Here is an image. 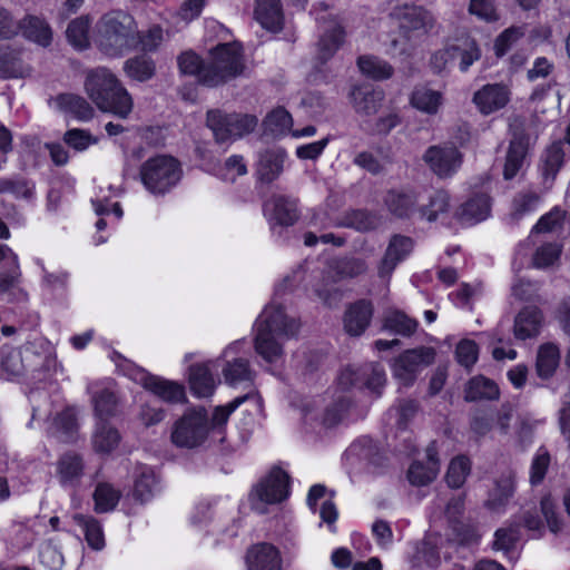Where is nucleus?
Segmentation results:
<instances>
[{"label": "nucleus", "instance_id": "6e6552de", "mask_svg": "<svg viewBox=\"0 0 570 570\" xmlns=\"http://www.w3.org/2000/svg\"><path fill=\"white\" fill-rule=\"evenodd\" d=\"M366 271V265L362 259L348 258L331 263L325 271L321 284L314 288L316 296L328 307L335 306L342 299V293L338 288L330 286L345 278H353Z\"/></svg>", "mask_w": 570, "mask_h": 570}, {"label": "nucleus", "instance_id": "bb28decb", "mask_svg": "<svg viewBox=\"0 0 570 570\" xmlns=\"http://www.w3.org/2000/svg\"><path fill=\"white\" fill-rule=\"evenodd\" d=\"M451 196L445 189L431 191L426 202L420 205L419 218L426 222H436L450 212Z\"/></svg>", "mask_w": 570, "mask_h": 570}, {"label": "nucleus", "instance_id": "423d86ee", "mask_svg": "<svg viewBox=\"0 0 570 570\" xmlns=\"http://www.w3.org/2000/svg\"><path fill=\"white\" fill-rule=\"evenodd\" d=\"M144 186L153 194H165L181 178L179 163L170 156H156L147 159L140 167Z\"/></svg>", "mask_w": 570, "mask_h": 570}, {"label": "nucleus", "instance_id": "37998d69", "mask_svg": "<svg viewBox=\"0 0 570 570\" xmlns=\"http://www.w3.org/2000/svg\"><path fill=\"white\" fill-rule=\"evenodd\" d=\"M550 464L551 455L548 449L540 446L535 451L529 469V482L532 487H538L544 481Z\"/></svg>", "mask_w": 570, "mask_h": 570}, {"label": "nucleus", "instance_id": "a19ab883", "mask_svg": "<svg viewBox=\"0 0 570 570\" xmlns=\"http://www.w3.org/2000/svg\"><path fill=\"white\" fill-rule=\"evenodd\" d=\"M283 164L284 156L279 153L266 151L262 154L257 168L259 179L266 183L273 181L281 175Z\"/></svg>", "mask_w": 570, "mask_h": 570}, {"label": "nucleus", "instance_id": "dca6fc26", "mask_svg": "<svg viewBox=\"0 0 570 570\" xmlns=\"http://www.w3.org/2000/svg\"><path fill=\"white\" fill-rule=\"evenodd\" d=\"M239 344V342H235L227 346L223 353V356L227 358L228 356L234 354L236 352V347ZM222 373L225 383L230 386H237L242 383L252 384L255 375L254 371L250 368L249 361L243 357H234L232 360H226L225 364L222 367Z\"/></svg>", "mask_w": 570, "mask_h": 570}, {"label": "nucleus", "instance_id": "338daca9", "mask_svg": "<svg viewBox=\"0 0 570 570\" xmlns=\"http://www.w3.org/2000/svg\"><path fill=\"white\" fill-rule=\"evenodd\" d=\"M469 12L487 22H494L499 19L494 0H471Z\"/></svg>", "mask_w": 570, "mask_h": 570}, {"label": "nucleus", "instance_id": "7ed1b4c3", "mask_svg": "<svg viewBox=\"0 0 570 570\" xmlns=\"http://www.w3.org/2000/svg\"><path fill=\"white\" fill-rule=\"evenodd\" d=\"M96 43L101 52L117 57L135 46V21L124 11H111L101 17L97 26Z\"/></svg>", "mask_w": 570, "mask_h": 570}, {"label": "nucleus", "instance_id": "c03bdc74", "mask_svg": "<svg viewBox=\"0 0 570 570\" xmlns=\"http://www.w3.org/2000/svg\"><path fill=\"white\" fill-rule=\"evenodd\" d=\"M540 204V196L531 190L520 191L518 193L513 200L511 207V217L514 220H520L525 215H529L537 210Z\"/></svg>", "mask_w": 570, "mask_h": 570}, {"label": "nucleus", "instance_id": "4d7b16f0", "mask_svg": "<svg viewBox=\"0 0 570 570\" xmlns=\"http://www.w3.org/2000/svg\"><path fill=\"white\" fill-rule=\"evenodd\" d=\"M523 27L512 26L502 31L494 41V53L498 58L503 57L511 47L524 36Z\"/></svg>", "mask_w": 570, "mask_h": 570}, {"label": "nucleus", "instance_id": "20e7f679", "mask_svg": "<svg viewBox=\"0 0 570 570\" xmlns=\"http://www.w3.org/2000/svg\"><path fill=\"white\" fill-rule=\"evenodd\" d=\"M246 69L242 48L237 43H222L210 50L202 73V85L214 88L244 73Z\"/></svg>", "mask_w": 570, "mask_h": 570}, {"label": "nucleus", "instance_id": "f3484780", "mask_svg": "<svg viewBox=\"0 0 570 570\" xmlns=\"http://www.w3.org/2000/svg\"><path fill=\"white\" fill-rule=\"evenodd\" d=\"M85 462L80 454L66 452L56 462V476L63 488H75L83 475Z\"/></svg>", "mask_w": 570, "mask_h": 570}, {"label": "nucleus", "instance_id": "5fc2aeb1", "mask_svg": "<svg viewBox=\"0 0 570 570\" xmlns=\"http://www.w3.org/2000/svg\"><path fill=\"white\" fill-rule=\"evenodd\" d=\"M346 458L347 460H367L375 465L382 464L376 462L380 459L376 445L367 439L354 442L346 451Z\"/></svg>", "mask_w": 570, "mask_h": 570}, {"label": "nucleus", "instance_id": "f8f14e48", "mask_svg": "<svg viewBox=\"0 0 570 570\" xmlns=\"http://www.w3.org/2000/svg\"><path fill=\"white\" fill-rule=\"evenodd\" d=\"M423 160L438 177L448 178L461 167L462 154L451 145H434L425 150Z\"/></svg>", "mask_w": 570, "mask_h": 570}, {"label": "nucleus", "instance_id": "de8ad7c7", "mask_svg": "<svg viewBox=\"0 0 570 570\" xmlns=\"http://www.w3.org/2000/svg\"><path fill=\"white\" fill-rule=\"evenodd\" d=\"M411 102L416 109L433 115L442 105V95L435 90L421 88L412 94Z\"/></svg>", "mask_w": 570, "mask_h": 570}, {"label": "nucleus", "instance_id": "f257e3e1", "mask_svg": "<svg viewBox=\"0 0 570 570\" xmlns=\"http://www.w3.org/2000/svg\"><path fill=\"white\" fill-rule=\"evenodd\" d=\"M299 323L288 317L281 304L273 302L256 321L255 351L266 362H276L283 355V344L294 337Z\"/></svg>", "mask_w": 570, "mask_h": 570}, {"label": "nucleus", "instance_id": "9b49d317", "mask_svg": "<svg viewBox=\"0 0 570 570\" xmlns=\"http://www.w3.org/2000/svg\"><path fill=\"white\" fill-rule=\"evenodd\" d=\"M386 381L383 367L374 363L361 366L348 365L338 377V382L344 389L366 387L376 394H381Z\"/></svg>", "mask_w": 570, "mask_h": 570}, {"label": "nucleus", "instance_id": "13d9d810", "mask_svg": "<svg viewBox=\"0 0 570 570\" xmlns=\"http://www.w3.org/2000/svg\"><path fill=\"white\" fill-rule=\"evenodd\" d=\"M513 492L514 488L510 480H500L495 483V488L490 493L487 505L492 510H499L508 502Z\"/></svg>", "mask_w": 570, "mask_h": 570}, {"label": "nucleus", "instance_id": "0eeeda50", "mask_svg": "<svg viewBox=\"0 0 570 570\" xmlns=\"http://www.w3.org/2000/svg\"><path fill=\"white\" fill-rule=\"evenodd\" d=\"M209 420L204 407L188 409L174 424L171 442L181 449L202 446L207 440Z\"/></svg>", "mask_w": 570, "mask_h": 570}, {"label": "nucleus", "instance_id": "b1692460", "mask_svg": "<svg viewBox=\"0 0 570 570\" xmlns=\"http://www.w3.org/2000/svg\"><path fill=\"white\" fill-rule=\"evenodd\" d=\"M265 213L281 226H292L298 219L296 202L285 196H274L264 205Z\"/></svg>", "mask_w": 570, "mask_h": 570}, {"label": "nucleus", "instance_id": "a878e982", "mask_svg": "<svg viewBox=\"0 0 570 570\" xmlns=\"http://www.w3.org/2000/svg\"><path fill=\"white\" fill-rule=\"evenodd\" d=\"M543 322V314L538 307H524L514 320L513 333L515 338L524 341L537 336Z\"/></svg>", "mask_w": 570, "mask_h": 570}, {"label": "nucleus", "instance_id": "c756f323", "mask_svg": "<svg viewBox=\"0 0 570 570\" xmlns=\"http://www.w3.org/2000/svg\"><path fill=\"white\" fill-rule=\"evenodd\" d=\"M351 101L357 114L371 116L375 115L384 100V92L379 89L353 88L351 91Z\"/></svg>", "mask_w": 570, "mask_h": 570}, {"label": "nucleus", "instance_id": "c85d7f7f", "mask_svg": "<svg viewBox=\"0 0 570 570\" xmlns=\"http://www.w3.org/2000/svg\"><path fill=\"white\" fill-rule=\"evenodd\" d=\"M564 161L562 141L552 142L541 156L540 171L546 185H551Z\"/></svg>", "mask_w": 570, "mask_h": 570}, {"label": "nucleus", "instance_id": "79ce46f5", "mask_svg": "<svg viewBox=\"0 0 570 570\" xmlns=\"http://www.w3.org/2000/svg\"><path fill=\"white\" fill-rule=\"evenodd\" d=\"M357 66L364 76L373 80H384L391 76L390 65L375 56L358 57Z\"/></svg>", "mask_w": 570, "mask_h": 570}, {"label": "nucleus", "instance_id": "774afa93", "mask_svg": "<svg viewBox=\"0 0 570 570\" xmlns=\"http://www.w3.org/2000/svg\"><path fill=\"white\" fill-rule=\"evenodd\" d=\"M347 219L348 226L361 232L374 229L380 225V218L365 210H354L348 215Z\"/></svg>", "mask_w": 570, "mask_h": 570}, {"label": "nucleus", "instance_id": "c9c22d12", "mask_svg": "<svg viewBox=\"0 0 570 570\" xmlns=\"http://www.w3.org/2000/svg\"><path fill=\"white\" fill-rule=\"evenodd\" d=\"M417 195L414 190H402L394 195V222H411L419 217Z\"/></svg>", "mask_w": 570, "mask_h": 570}, {"label": "nucleus", "instance_id": "58836bf2", "mask_svg": "<svg viewBox=\"0 0 570 570\" xmlns=\"http://www.w3.org/2000/svg\"><path fill=\"white\" fill-rule=\"evenodd\" d=\"M124 70L129 78L142 82L154 77L156 66L151 58L137 56L125 62Z\"/></svg>", "mask_w": 570, "mask_h": 570}, {"label": "nucleus", "instance_id": "e2e57ef3", "mask_svg": "<svg viewBox=\"0 0 570 570\" xmlns=\"http://www.w3.org/2000/svg\"><path fill=\"white\" fill-rule=\"evenodd\" d=\"M63 141L77 151L86 150L90 145L97 142V139L91 134L83 129H69L63 135Z\"/></svg>", "mask_w": 570, "mask_h": 570}, {"label": "nucleus", "instance_id": "2f4dec72", "mask_svg": "<svg viewBox=\"0 0 570 570\" xmlns=\"http://www.w3.org/2000/svg\"><path fill=\"white\" fill-rule=\"evenodd\" d=\"M19 23L20 30H22L27 39L42 47H47L51 43L52 31L43 19L36 16H28Z\"/></svg>", "mask_w": 570, "mask_h": 570}, {"label": "nucleus", "instance_id": "09e8293b", "mask_svg": "<svg viewBox=\"0 0 570 570\" xmlns=\"http://www.w3.org/2000/svg\"><path fill=\"white\" fill-rule=\"evenodd\" d=\"M292 116L284 108H277L271 111L263 122L265 131L275 137L288 132L292 128Z\"/></svg>", "mask_w": 570, "mask_h": 570}, {"label": "nucleus", "instance_id": "0e129e2a", "mask_svg": "<svg viewBox=\"0 0 570 570\" xmlns=\"http://www.w3.org/2000/svg\"><path fill=\"white\" fill-rule=\"evenodd\" d=\"M566 213L559 207H554L543 215L533 226V233H550L559 228L564 220Z\"/></svg>", "mask_w": 570, "mask_h": 570}, {"label": "nucleus", "instance_id": "ea45409f", "mask_svg": "<svg viewBox=\"0 0 570 570\" xmlns=\"http://www.w3.org/2000/svg\"><path fill=\"white\" fill-rule=\"evenodd\" d=\"M92 497L95 511L97 513H107L117 507L121 493L109 483H98Z\"/></svg>", "mask_w": 570, "mask_h": 570}, {"label": "nucleus", "instance_id": "f704fd0d", "mask_svg": "<svg viewBox=\"0 0 570 570\" xmlns=\"http://www.w3.org/2000/svg\"><path fill=\"white\" fill-rule=\"evenodd\" d=\"M190 390L199 397L213 394L215 380L207 364H196L189 367Z\"/></svg>", "mask_w": 570, "mask_h": 570}, {"label": "nucleus", "instance_id": "1a4fd4ad", "mask_svg": "<svg viewBox=\"0 0 570 570\" xmlns=\"http://www.w3.org/2000/svg\"><path fill=\"white\" fill-rule=\"evenodd\" d=\"M289 478L279 468L272 471L253 489L250 503L254 510L265 513L264 504L279 503L288 497Z\"/></svg>", "mask_w": 570, "mask_h": 570}, {"label": "nucleus", "instance_id": "69168bd1", "mask_svg": "<svg viewBox=\"0 0 570 570\" xmlns=\"http://www.w3.org/2000/svg\"><path fill=\"white\" fill-rule=\"evenodd\" d=\"M479 347L474 341L463 340L456 345V361L464 367L471 368L478 360Z\"/></svg>", "mask_w": 570, "mask_h": 570}, {"label": "nucleus", "instance_id": "cd10ccee", "mask_svg": "<svg viewBox=\"0 0 570 570\" xmlns=\"http://www.w3.org/2000/svg\"><path fill=\"white\" fill-rule=\"evenodd\" d=\"M255 18L269 31H279L283 27V11L279 0H256Z\"/></svg>", "mask_w": 570, "mask_h": 570}, {"label": "nucleus", "instance_id": "e433bc0d", "mask_svg": "<svg viewBox=\"0 0 570 570\" xmlns=\"http://www.w3.org/2000/svg\"><path fill=\"white\" fill-rule=\"evenodd\" d=\"M157 491L158 481L155 472L148 466H142L135 480V498L140 502H146L150 500Z\"/></svg>", "mask_w": 570, "mask_h": 570}, {"label": "nucleus", "instance_id": "4be33fe9", "mask_svg": "<svg viewBox=\"0 0 570 570\" xmlns=\"http://www.w3.org/2000/svg\"><path fill=\"white\" fill-rule=\"evenodd\" d=\"M246 564L248 570H281L282 560L275 547L261 543L248 550Z\"/></svg>", "mask_w": 570, "mask_h": 570}, {"label": "nucleus", "instance_id": "4c0bfd02", "mask_svg": "<svg viewBox=\"0 0 570 570\" xmlns=\"http://www.w3.org/2000/svg\"><path fill=\"white\" fill-rule=\"evenodd\" d=\"M120 441L118 431L107 423H99L92 435V448L98 453H109L115 450Z\"/></svg>", "mask_w": 570, "mask_h": 570}, {"label": "nucleus", "instance_id": "603ef678", "mask_svg": "<svg viewBox=\"0 0 570 570\" xmlns=\"http://www.w3.org/2000/svg\"><path fill=\"white\" fill-rule=\"evenodd\" d=\"M177 63L181 73L196 76L197 81L202 85V73L207 66V59L203 60L197 53L188 50L178 56Z\"/></svg>", "mask_w": 570, "mask_h": 570}, {"label": "nucleus", "instance_id": "72a5a7b5", "mask_svg": "<svg viewBox=\"0 0 570 570\" xmlns=\"http://www.w3.org/2000/svg\"><path fill=\"white\" fill-rule=\"evenodd\" d=\"M75 523L83 531L88 546L96 551L105 548V535L100 522L92 515L77 513L73 515Z\"/></svg>", "mask_w": 570, "mask_h": 570}, {"label": "nucleus", "instance_id": "2eb2a0df", "mask_svg": "<svg viewBox=\"0 0 570 570\" xmlns=\"http://www.w3.org/2000/svg\"><path fill=\"white\" fill-rule=\"evenodd\" d=\"M136 380L154 395L168 403H178L185 399V389L183 385L151 375L145 371H139Z\"/></svg>", "mask_w": 570, "mask_h": 570}, {"label": "nucleus", "instance_id": "393cba45", "mask_svg": "<svg viewBox=\"0 0 570 570\" xmlns=\"http://www.w3.org/2000/svg\"><path fill=\"white\" fill-rule=\"evenodd\" d=\"M56 108L65 114L76 118L79 121H88L94 116V108L81 96L76 94H60L53 98Z\"/></svg>", "mask_w": 570, "mask_h": 570}, {"label": "nucleus", "instance_id": "9d476101", "mask_svg": "<svg viewBox=\"0 0 570 570\" xmlns=\"http://www.w3.org/2000/svg\"><path fill=\"white\" fill-rule=\"evenodd\" d=\"M436 352L431 346L405 350L394 360V377L404 386L412 385L419 373L434 363Z\"/></svg>", "mask_w": 570, "mask_h": 570}, {"label": "nucleus", "instance_id": "6ab92c4d", "mask_svg": "<svg viewBox=\"0 0 570 570\" xmlns=\"http://www.w3.org/2000/svg\"><path fill=\"white\" fill-rule=\"evenodd\" d=\"M345 31L335 19L323 21V31L317 43V59L326 62L342 46Z\"/></svg>", "mask_w": 570, "mask_h": 570}, {"label": "nucleus", "instance_id": "7c9ffc66", "mask_svg": "<svg viewBox=\"0 0 570 570\" xmlns=\"http://www.w3.org/2000/svg\"><path fill=\"white\" fill-rule=\"evenodd\" d=\"M560 364V348L554 343H544L538 347L535 373L541 380L551 379Z\"/></svg>", "mask_w": 570, "mask_h": 570}, {"label": "nucleus", "instance_id": "864d4df0", "mask_svg": "<svg viewBox=\"0 0 570 570\" xmlns=\"http://www.w3.org/2000/svg\"><path fill=\"white\" fill-rule=\"evenodd\" d=\"M95 412L101 420L109 419L117 414L118 397L107 389L101 390L92 397Z\"/></svg>", "mask_w": 570, "mask_h": 570}, {"label": "nucleus", "instance_id": "a211bd4d", "mask_svg": "<svg viewBox=\"0 0 570 570\" xmlns=\"http://www.w3.org/2000/svg\"><path fill=\"white\" fill-rule=\"evenodd\" d=\"M428 463L413 462L407 470V479L412 485L424 487L433 482L439 474L440 463L435 442L426 448Z\"/></svg>", "mask_w": 570, "mask_h": 570}, {"label": "nucleus", "instance_id": "680f3d73", "mask_svg": "<svg viewBox=\"0 0 570 570\" xmlns=\"http://www.w3.org/2000/svg\"><path fill=\"white\" fill-rule=\"evenodd\" d=\"M512 295L524 302H539L540 285L538 282L519 278L512 285Z\"/></svg>", "mask_w": 570, "mask_h": 570}, {"label": "nucleus", "instance_id": "5701e85b", "mask_svg": "<svg viewBox=\"0 0 570 570\" xmlns=\"http://www.w3.org/2000/svg\"><path fill=\"white\" fill-rule=\"evenodd\" d=\"M491 213V198L485 193H476L463 203L458 217L463 224L473 225L487 219Z\"/></svg>", "mask_w": 570, "mask_h": 570}, {"label": "nucleus", "instance_id": "bf43d9fd", "mask_svg": "<svg viewBox=\"0 0 570 570\" xmlns=\"http://www.w3.org/2000/svg\"><path fill=\"white\" fill-rule=\"evenodd\" d=\"M39 557L41 563L49 570H61L65 563L62 553L51 541H46L40 546Z\"/></svg>", "mask_w": 570, "mask_h": 570}, {"label": "nucleus", "instance_id": "052dcab7", "mask_svg": "<svg viewBox=\"0 0 570 570\" xmlns=\"http://www.w3.org/2000/svg\"><path fill=\"white\" fill-rule=\"evenodd\" d=\"M561 247L558 244L548 243L540 246L533 255V266L546 268L554 264L560 257Z\"/></svg>", "mask_w": 570, "mask_h": 570}, {"label": "nucleus", "instance_id": "8fccbe9b", "mask_svg": "<svg viewBox=\"0 0 570 570\" xmlns=\"http://www.w3.org/2000/svg\"><path fill=\"white\" fill-rule=\"evenodd\" d=\"M89 27L88 17H79L69 23L66 30L67 39L76 49L82 50L89 46Z\"/></svg>", "mask_w": 570, "mask_h": 570}, {"label": "nucleus", "instance_id": "3c124183", "mask_svg": "<svg viewBox=\"0 0 570 570\" xmlns=\"http://www.w3.org/2000/svg\"><path fill=\"white\" fill-rule=\"evenodd\" d=\"M29 72L18 57L11 50L0 49V77L2 78H19Z\"/></svg>", "mask_w": 570, "mask_h": 570}, {"label": "nucleus", "instance_id": "aec40b11", "mask_svg": "<svg viewBox=\"0 0 570 570\" xmlns=\"http://www.w3.org/2000/svg\"><path fill=\"white\" fill-rule=\"evenodd\" d=\"M373 315L372 304L365 299L351 304L345 311L343 324L351 336H360L370 325Z\"/></svg>", "mask_w": 570, "mask_h": 570}, {"label": "nucleus", "instance_id": "f03ea898", "mask_svg": "<svg viewBox=\"0 0 570 570\" xmlns=\"http://www.w3.org/2000/svg\"><path fill=\"white\" fill-rule=\"evenodd\" d=\"M85 90L91 101L104 112L127 118L132 110L130 95L107 68L89 70L86 75Z\"/></svg>", "mask_w": 570, "mask_h": 570}, {"label": "nucleus", "instance_id": "ddd939ff", "mask_svg": "<svg viewBox=\"0 0 570 570\" xmlns=\"http://www.w3.org/2000/svg\"><path fill=\"white\" fill-rule=\"evenodd\" d=\"M399 29L406 38L428 33L435 23L434 16L424 7H404L397 14Z\"/></svg>", "mask_w": 570, "mask_h": 570}, {"label": "nucleus", "instance_id": "6e6d98bb", "mask_svg": "<svg viewBox=\"0 0 570 570\" xmlns=\"http://www.w3.org/2000/svg\"><path fill=\"white\" fill-rule=\"evenodd\" d=\"M453 47V59L459 60L460 70L465 72L470 66L480 59L481 51L475 41H465L463 46Z\"/></svg>", "mask_w": 570, "mask_h": 570}, {"label": "nucleus", "instance_id": "473e14b6", "mask_svg": "<svg viewBox=\"0 0 570 570\" xmlns=\"http://www.w3.org/2000/svg\"><path fill=\"white\" fill-rule=\"evenodd\" d=\"M500 391L498 385L484 376L472 377L464 390V399L468 402L481 400H498Z\"/></svg>", "mask_w": 570, "mask_h": 570}, {"label": "nucleus", "instance_id": "39448f33", "mask_svg": "<svg viewBox=\"0 0 570 570\" xmlns=\"http://www.w3.org/2000/svg\"><path fill=\"white\" fill-rule=\"evenodd\" d=\"M258 119L254 115L227 112L223 109H210L206 114V126L212 130L218 144L232 142L253 132Z\"/></svg>", "mask_w": 570, "mask_h": 570}, {"label": "nucleus", "instance_id": "412c9836", "mask_svg": "<svg viewBox=\"0 0 570 570\" xmlns=\"http://www.w3.org/2000/svg\"><path fill=\"white\" fill-rule=\"evenodd\" d=\"M529 147V138L522 132H515L510 140L507 151L503 177L510 180L522 168Z\"/></svg>", "mask_w": 570, "mask_h": 570}, {"label": "nucleus", "instance_id": "a18cd8bd", "mask_svg": "<svg viewBox=\"0 0 570 570\" xmlns=\"http://www.w3.org/2000/svg\"><path fill=\"white\" fill-rule=\"evenodd\" d=\"M53 424L56 433L63 442L73 441L78 429L77 412L75 407H67L61 413H59L56 416Z\"/></svg>", "mask_w": 570, "mask_h": 570}, {"label": "nucleus", "instance_id": "49530a36", "mask_svg": "<svg viewBox=\"0 0 570 570\" xmlns=\"http://www.w3.org/2000/svg\"><path fill=\"white\" fill-rule=\"evenodd\" d=\"M470 472V459L465 455H459L450 462L445 475L446 483L453 489H459L463 485Z\"/></svg>", "mask_w": 570, "mask_h": 570}, {"label": "nucleus", "instance_id": "4468645a", "mask_svg": "<svg viewBox=\"0 0 570 570\" xmlns=\"http://www.w3.org/2000/svg\"><path fill=\"white\" fill-rule=\"evenodd\" d=\"M511 91L503 83H488L473 95V102L482 115H491L504 108L510 101Z\"/></svg>", "mask_w": 570, "mask_h": 570}]
</instances>
